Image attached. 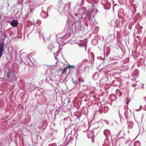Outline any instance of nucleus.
I'll list each match as a JSON object with an SVG mask.
<instances>
[{"label": "nucleus", "instance_id": "nucleus-12", "mask_svg": "<svg viewBox=\"0 0 146 146\" xmlns=\"http://www.w3.org/2000/svg\"><path fill=\"white\" fill-rule=\"evenodd\" d=\"M133 123L132 122H129L128 123V127L130 129H131L132 128Z\"/></svg>", "mask_w": 146, "mask_h": 146}, {"label": "nucleus", "instance_id": "nucleus-5", "mask_svg": "<svg viewBox=\"0 0 146 146\" xmlns=\"http://www.w3.org/2000/svg\"><path fill=\"white\" fill-rule=\"evenodd\" d=\"M70 68H73V66L69 65L68 66H66L64 68L62 69L61 68H60V70L62 72V74H63L65 72L66 69H69L70 70Z\"/></svg>", "mask_w": 146, "mask_h": 146}, {"label": "nucleus", "instance_id": "nucleus-8", "mask_svg": "<svg viewBox=\"0 0 146 146\" xmlns=\"http://www.w3.org/2000/svg\"><path fill=\"white\" fill-rule=\"evenodd\" d=\"M89 60L92 61L94 60V54L92 52L89 53Z\"/></svg>", "mask_w": 146, "mask_h": 146}, {"label": "nucleus", "instance_id": "nucleus-10", "mask_svg": "<svg viewBox=\"0 0 146 146\" xmlns=\"http://www.w3.org/2000/svg\"><path fill=\"white\" fill-rule=\"evenodd\" d=\"M12 75L13 74L12 72L10 71L7 72L6 75V76L7 78H9L12 76Z\"/></svg>", "mask_w": 146, "mask_h": 146}, {"label": "nucleus", "instance_id": "nucleus-25", "mask_svg": "<svg viewBox=\"0 0 146 146\" xmlns=\"http://www.w3.org/2000/svg\"><path fill=\"white\" fill-rule=\"evenodd\" d=\"M83 18V17L82 16L81 17V18Z\"/></svg>", "mask_w": 146, "mask_h": 146}, {"label": "nucleus", "instance_id": "nucleus-24", "mask_svg": "<svg viewBox=\"0 0 146 146\" xmlns=\"http://www.w3.org/2000/svg\"><path fill=\"white\" fill-rule=\"evenodd\" d=\"M105 108H108V107H105Z\"/></svg>", "mask_w": 146, "mask_h": 146}, {"label": "nucleus", "instance_id": "nucleus-20", "mask_svg": "<svg viewBox=\"0 0 146 146\" xmlns=\"http://www.w3.org/2000/svg\"><path fill=\"white\" fill-rule=\"evenodd\" d=\"M79 81H81L82 82L83 81L81 79H80L79 78Z\"/></svg>", "mask_w": 146, "mask_h": 146}, {"label": "nucleus", "instance_id": "nucleus-4", "mask_svg": "<svg viewBox=\"0 0 146 146\" xmlns=\"http://www.w3.org/2000/svg\"><path fill=\"white\" fill-rule=\"evenodd\" d=\"M10 24L12 27H16L18 24V22L17 20H14L11 22Z\"/></svg>", "mask_w": 146, "mask_h": 146}, {"label": "nucleus", "instance_id": "nucleus-23", "mask_svg": "<svg viewBox=\"0 0 146 146\" xmlns=\"http://www.w3.org/2000/svg\"><path fill=\"white\" fill-rule=\"evenodd\" d=\"M79 72H78V71L77 74H79Z\"/></svg>", "mask_w": 146, "mask_h": 146}, {"label": "nucleus", "instance_id": "nucleus-9", "mask_svg": "<svg viewBox=\"0 0 146 146\" xmlns=\"http://www.w3.org/2000/svg\"><path fill=\"white\" fill-rule=\"evenodd\" d=\"M71 121V118L70 117H68L66 118H64V124H66L67 123V122H69V124L70 123V121Z\"/></svg>", "mask_w": 146, "mask_h": 146}, {"label": "nucleus", "instance_id": "nucleus-22", "mask_svg": "<svg viewBox=\"0 0 146 146\" xmlns=\"http://www.w3.org/2000/svg\"><path fill=\"white\" fill-rule=\"evenodd\" d=\"M69 136H70V135H68V137H69Z\"/></svg>", "mask_w": 146, "mask_h": 146}, {"label": "nucleus", "instance_id": "nucleus-1", "mask_svg": "<svg viewBox=\"0 0 146 146\" xmlns=\"http://www.w3.org/2000/svg\"><path fill=\"white\" fill-rule=\"evenodd\" d=\"M68 28L66 31L67 35L66 34V35L63 36H61L60 38H66L70 36L71 34L73 33V23H72L70 24L69 23L68 24Z\"/></svg>", "mask_w": 146, "mask_h": 146}, {"label": "nucleus", "instance_id": "nucleus-21", "mask_svg": "<svg viewBox=\"0 0 146 146\" xmlns=\"http://www.w3.org/2000/svg\"><path fill=\"white\" fill-rule=\"evenodd\" d=\"M58 62H57H57H56V64H57L58 63Z\"/></svg>", "mask_w": 146, "mask_h": 146}, {"label": "nucleus", "instance_id": "nucleus-17", "mask_svg": "<svg viewBox=\"0 0 146 146\" xmlns=\"http://www.w3.org/2000/svg\"><path fill=\"white\" fill-rule=\"evenodd\" d=\"M56 143H54L53 144H50L48 146H56Z\"/></svg>", "mask_w": 146, "mask_h": 146}, {"label": "nucleus", "instance_id": "nucleus-6", "mask_svg": "<svg viewBox=\"0 0 146 146\" xmlns=\"http://www.w3.org/2000/svg\"><path fill=\"white\" fill-rule=\"evenodd\" d=\"M104 134L106 137H108L110 135L111 133L110 131L108 129H105L104 130Z\"/></svg>", "mask_w": 146, "mask_h": 146}, {"label": "nucleus", "instance_id": "nucleus-14", "mask_svg": "<svg viewBox=\"0 0 146 146\" xmlns=\"http://www.w3.org/2000/svg\"><path fill=\"white\" fill-rule=\"evenodd\" d=\"M124 114L125 115V117L126 118H127L128 117V112L127 111H126L125 113H124Z\"/></svg>", "mask_w": 146, "mask_h": 146}, {"label": "nucleus", "instance_id": "nucleus-13", "mask_svg": "<svg viewBox=\"0 0 146 146\" xmlns=\"http://www.w3.org/2000/svg\"><path fill=\"white\" fill-rule=\"evenodd\" d=\"M40 24H41V21L39 20H37L36 22V26H38Z\"/></svg>", "mask_w": 146, "mask_h": 146}, {"label": "nucleus", "instance_id": "nucleus-7", "mask_svg": "<svg viewBox=\"0 0 146 146\" xmlns=\"http://www.w3.org/2000/svg\"><path fill=\"white\" fill-rule=\"evenodd\" d=\"M41 16L44 18H46L48 16V14L46 12L42 11L40 13Z\"/></svg>", "mask_w": 146, "mask_h": 146}, {"label": "nucleus", "instance_id": "nucleus-15", "mask_svg": "<svg viewBox=\"0 0 146 146\" xmlns=\"http://www.w3.org/2000/svg\"><path fill=\"white\" fill-rule=\"evenodd\" d=\"M59 52H60V51H58V52H57V53H56V55H55V53H54V57H55V59H57V58L56 57L58 56V53H59Z\"/></svg>", "mask_w": 146, "mask_h": 146}, {"label": "nucleus", "instance_id": "nucleus-2", "mask_svg": "<svg viewBox=\"0 0 146 146\" xmlns=\"http://www.w3.org/2000/svg\"><path fill=\"white\" fill-rule=\"evenodd\" d=\"M96 4H94L93 5V8L90 12L89 11H88L87 12L86 14V16L89 20L90 19L92 16L94 17L96 15V14L98 12V10H97V9H96V13L94 12L95 9H94V7L96 6Z\"/></svg>", "mask_w": 146, "mask_h": 146}, {"label": "nucleus", "instance_id": "nucleus-11", "mask_svg": "<svg viewBox=\"0 0 146 146\" xmlns=\"http://www.w3.org/2000/svg\"><path fill=\"white\" fill-rule=\"evenodd\" d=\"M141 143L139 141H136L134 143V146H140Z\"/></svg>", "mask_w": 146, "mask_h": 146}, {"label": "nucleus", "instance_id": "nucleus-16", "mask_svg": "<svg viewBox=\"0 0 146 146\" xmlns=\"http://www.w3.org/2000/svg\"><path fill=\"white\" fill-rule=\"evenodd\" d=\"M73 140V139L72 137H71L70 138V140H69V142H68V143H71V142H72Z\"/></svg>", "mask_w": 146, "mask_h": 146}, {"label": "nucleus", "instance_id": "nucleus-19", "mask_svg": "<svg viewBox=\"0 0 146 146\" xmlns=\"http://www.w3.org/2000/svg\"><path fill=\"white\" fill-rule=\"evenodd\" d=\"M70 102V100L69 99H68V103H69Z\"/></svg>", "mask_w": 146, "mask_h": 146}, {"label": "nucleus", "instance_id": "nucleus-3", "mask_svg": "<svg viewBox=\"0 0 146 146\" xmlns=\"http://www.w3.org/2000/svg\"><path fill=\"white\" fill-rule=\"evenodd\" d=\"M4 48V43L3 42H1L0 43V58L3 54Z\"/></svg>", "mask_w": 146, "mask_h": 146}, {"label": "nucleus", "instance_id": "nucleus-18", "mask_svg": "<svg viewBox=\"0 0 146 146\" xmlns=\"http://www.w3.org/2000/svg\"><path fill=\"white\" fill-rule=\"evenodd\" d=\"M59 64L61 66H62V65H64V64L62 63V62H60V63H59Z\"/></svg>", "mask_w": 146, "mask_h": 146}]
</instances>
